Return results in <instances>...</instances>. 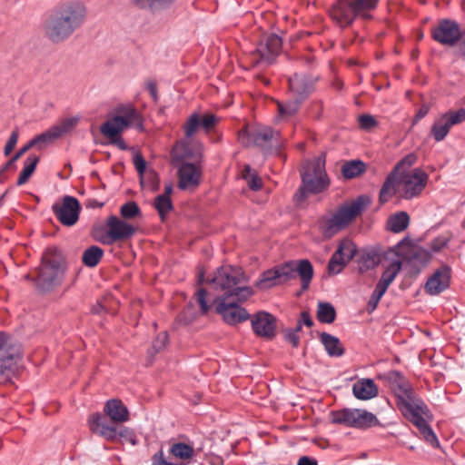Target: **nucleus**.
I'll return each instance as SVG.
<instances>
[{"label": "nucleus", "mask_w": 465, "mask_h": 465, "mask_svg": "<svg viewBox=\"0 0 465 465\" xmlns=\"http://www.w3.org/2000/svg\"><path fill=\"white\" fill-rule=\"evenodd\" d=\"M396 397V404L401 413L411 421L433 448H440V441L427 420L432 414L424 401L414 391L410 381L399 371L391 370L379 375Z\"/></svg>", "instance_id": "f257e3e1"}, {"label": "nucleus", "mask_w": 465, "mask_h": 465, "mask_svg": "<svg viewBox=\"0 0 465 465\" xmlns=\"http://www.w3.org/2000/svg\"><path fill=\"white\" fill-rule=\"evenodd\" d=\"M87 16L85 5L79 0H67L45 13L43 29L54 44L64 42L82 27Z\"/></svg>", "instance_id": "f03ea898"}, {"label": "nucleus", "mask_w": 465, "mask_h": 465, "mask_svg": "<svg viewBox=\"0 0 465 465\" xmlns=\"http://www.w3.org/2000/svg\"><path fill=\"white\" fill-rule=\"evenodd\" d=\"M297 275L301 278L302 289L307 290L313 277V267L309 260L289 261L269 269L261 274L254 286L260 290H268L295 279Z\"/></svg>", "instance_id": "7ed1b4c3"}, {"label": "nucleus", "mask_w": 465, "mask_h": 465, "mask_svg": "<svg viewBox=\"0 0 465 465\" xmlns=\"http://www.w3.org/2000/svg\"><path fill=\"white\" fill-rule=\"evenodd\" d=\"M247 278L241 268L231 265H223L216 270L213 276L207 280L216 291L223 292L220 299L229 300L235 298L238 302H245L253 294L249 286H241L246 282Z\"/></svg>", "instance_id": "20e7f679"}, {"label": "nucleus", "mask_w": 465, "mask_h": 465, "mask_svg": "<svg viewBox=\"0 0 465 465\" xmlns=\"http://www.w3.org/2000/svg\"><path fill=\"white\" fill-rule=\"evenodd\" d=\"M369 203L370 199L368 196L359 195L351 203L340 206L333 215L322 217L319 221L321 232L325 238H331L359 216Z\"/></svg>", "instance_id": "39448f33"}, {"label": "nucleus", "mask_w": 465, "mask_h": 465, "mask_svg": "<svg viewBox=\"0 0 465 465\" xmlns=\"http://www.w3.org/2000/svg\"><path fill=\"white\" fill-rule=\"evenodd\" d=\"M380 0H336L329 10L332 21L341 28L352 25L356 18L369 20Z\"/></svg>", "instance_id": "423d86ee"}, {"label": "nucleus", "mask_w": 465, "mask_h": 465, "mask_svg": "<svg viewBox=\"0 0 465 465\" xmlns=\"http://www.w3.org/2000/svg\"><path fill=\"white\" fill-rule=\"evenodd\" d=\"M64 275V259L59 250L47 249L41 260L38 274L34 282L38 291L48 292L60 285Z\"/></svg>", "instance_id": "0eeeda50"}, {"label": "nucleus", "mask_w": 465, "mask_h": 465, "mask_svg": "<svg viewBox=\"0 0 465 465\" xmlns=\"http://www.w3.org/2000/svg\"><path fill=\"white\" fill-rule=\"evenodd\" d=\"M88 426L93 433L103 437L106 440H121L130 442L134 446L138 443L136 435L132 429L124 426L120 428L110 426L107 423L106 417L100 412H94L89 416Z\"/></svg>", "instance_id": "6e6552de"}, {"label": "nucleus", "mask_w": 465, "mask_h": 465, "mask_svg": "<svg viewBox=\"0 0 465 465\" xmlns=\"http://www.w3.org/2000/svg\"><path fill=\"white\" fill-rule=\"evenodd\" d=\"M117 115L104 122L101 127V133L106 137L117 136L123 130L129 126L143 129V121L137 110L130 106H120L116 109Z\"/></svg>", "instance_id": "1a4fd4ad"}, {"label": "nucleus", "mask_w": 465, "mask_h": 465, "mask_svg": "<svg viewBox=\"0 0 465 465\" xmlns=\"http://www.w3.org/2000/svg\"><path fill=\"white\" fill-rule=\"evenodd\" d=\"M331 422L351 428L366 430L380 424L377 417L361 409H343L331 412Z\"/></svg>", "instance_id": "9d476101"}, {"label": "nucleus", "mask_w": 465, "mask_h": 465, "mask_svg": "<svg viewBox=\"0 0 465 465\" xmlns=\"http://www.w3.org/2000/svg\"><path fill=\"white\" fill-rule=\"evenodd\" d=\"M282 46V38L274 34L262 35L256 48L250 53L253 65H271L280 54Z\"/></svg>", "instance_id": "9b49d317"}, {"label": "nucleus", "mask_w": 465, "mask_h": 465, "mask_svg": "<svg viewBox=\"0 0 465 465\" xmlns=\"http://www.w3.org/2000/svg\"><path fill=\"white\" fill-rule=\"evenodd\" d=\"M302 183L307 192L312 194L325 191L330 185V180L325 171V160L318 158L309 164L301 173Z\"/></svg>", "instance_id": "f8f14e48"}, {"label": "nucleus", "mask_w": 465, "mask_h": 465, "mask_svg": "<svg viewBox=\"0 0 465 465\" xmlns=\"http://www.w3.org/2000/svg\"><path fill=\"white\" fill-rule=\"evenodd\" d=\"M428 179V174L420 168H415L411 173L399 177V196L404 200L418 197L425 189Z\"/></svg>", "instance_id": "ddd939ff"}, {"label": "nucleus", "mask_w": 465, "mask_h": 465, "mask_svg": "<svg viewBox=\"0 0 465 465\" xmlns=\"http://www.w3.org/2000/svg\"><path fill=\"white\" fill-rule=\"evenodd\" d=\"M52 211L63 225L70 227L77 223L81 205L75 197L66 195L63 198L62 203H55L52 205Z\"/></svg>", "instance_id": "4468645a"}, {"label": "nucleus", "mask_w": 465, "mask_h": 465, "mask_svg": "<svg viewBox=\"0 0 465 465\" xmlns=\"http://www.w3.org/2000/svg\"><path fill=\"white\" fill-rule=\"evenodd\" d=\"M459 24L455 20L441 19L431 30V37L442 45L454 46L461 38Z\"/></svg>", "instance_id": "2eb2a0df"}, {"label": "nucleus", "mask_w": 465, "mask_h": 465, "mask_svg": "<svg viewBox=\"0 0 465 465\" xmlns=\"http://www.w3.org/2000/svg\"><path fill=\"white\" fill-rule=\"evenodd\" d=\"M214 302H217L216 312L229 325H236L251 317L248 312L238 304L239 302L235 298L215 299Z\"/></svg>", "instance_id": "dca6fc26"}, {"label": "nucleus", "mask_w": 465, "mask_h": 465, "mask_svg": "<svg viewBox=\"0 0 465 465\" xmlns=\"http://www.w3.org/2000/svg\"><path fill=\"white\" fill-rule=\"evenodd\" d=\"M22 358L19 345H11L3 355L0 356V383L13 382V378L17 372V362Z\"/></svg>", "instance_id": "f3484780"}, {"label": "nucleus", "mask_w": 465, "mask_h": 465, "mask_svg": "<svg viewBox=\"0 0 465 465\" xmlns=\"http://www.w3.org/2000/svg\"><path fill=\"white\" fill-rule=\"evenodd\" d=\"M253 333L265 340H272L276 336L277 319L272 314L261 311L250 317Z\"/></svg>", "instance_id": "a211bd4d"}, {"label": "nucleus", "mask_w": 465, "mask_h": 465, "mask_svg": "<svg viewBox=\"0 0 465 465\" xmlns=\"http://www.w3.org/2000/svg\"><path fill=\"white\" fill-rule=\"evenodd\" d=\"M108 231L105 237L100 238L103 243H112L117 241L126 240L132 237L136 229L134 225L121 220L115 215L107 219Z\"/></svg>", "instance_id": "6ab92c4d"}, {"label": "nucleus", "mask_w": 465, "mask_h": 465, "mask_svg": "<svg viewBox=\"0 0 465 465\" xmlns=\"http://www.w3.org/2000/svg\"><path fill=\"white\" fill-rule=\"evenodd\" d=\"M273 130L268 126L259 127L250 131L247 127L238 133V139L244 146H258L264 148L272 139Z\"/></svg>", "instance_id": "aec40b11"}, {"label": "nucleus", "mask_w": 465, "mask_h": 465, "mask_svg": "<svg viewBox=\"0 0 465 465\" xmlns=\"http://www.w3.org/2000/svg\"><path fill=\"white\" fill-rule=\"evenodd\" d=\"M292 96L304 102L314 91L315 79L305 74H297L288 78Z\"/></svg>", "instance_id": "412c9836"}, {"label": "nucleus", "mask_w": 465, "mask_h": 465, "mask_svg": "<svg viewBox=\"0 0 465 465\" xmlns=\"http://www.w3.org/2000/svg\"><path fill=\"white\" fill-rule=\"evenodd\" d=\"M451 270L448 265L437 269L425 284L426 292L430 295H439L450 287Z\"/></svg>", "instance_id": "4be33fe9"}, {"label": "nucleus", "mask_w": 465, "mask_h": 465, "mask_svg": "<svg viewBox=\"0 0 465 465\" xmlns=\"http://www.w3.org/2000/svg\"><path fill=\"white\" fill-rule=\"evenodd\" d=\"M178 167V186L181 190L197 187L200 184L202 169L192 163H183Z\"/></svg>", "instance_id": "5701e85b"}, {"label": "nucleus", "mask_w": 465, "mask_h": 465, "mask_svg": "<svg viewBox=\"0 0 465 465\" xmlns=\"http://www.w3.org/2000/svg\"><path fill=\"white\" fill-rule=\"evenodd\" d=\"M104 412L113 422L123 423L129 420V411L121 400H108L104 407Z\"/></svg>", "instance_id": "b1692460"}, {"label": "nucleus", "mask_w": 465, "mask_h": 465, "mask_svg": "<svg viewBox=\"0 0 465 465\" xmlns=\"http://www.w3.org/2000/svg\"><path fill=\"white\" fill-rule=\"evenodd\" d=\"M78 122V118L71 117L66 118L58 125H54L45 131V133L39 134L41 141L43 142V144L45 145L47 143H50L54 142V140L61 137L64 134L69 132L71 129H73Z\"/></svg>", "instance_id": "393cba45"}, {"label": "nucleus", "mask_w": 465, "mask_h": 465, "mask_svg": "<svg viewBox=\"0 0 465 465\" xmlns=\"http://www.w3.org/2000/svg\"><path fill=\"white\" fill-rule=\"evenodd\" d=\"M378 393L377 385L370 378L360 379L352 385V394L358 400L368 401L375 398Z\"/></svg>", "instance_id": "a878e982"}, {"label": "nucleus", "mask_w": 465, "mask_h": 465, "mask_svg": "<svg viewBox=\"0 0 465 465\" xmlns=\"http://www.w3.org/2000/svg\"><path fill=\"white\" fill-rule=\"evenodd\" d=\"M381 261L380 252L373 249L361 250L356 258L358 269L361 273L374 269L380 264Z\"/></svg>", "instance_id": "bb28decb"}, {"label": "nucleus", "mask_w": 465, "mask_h": 465, "mask_svg": "<svg viewBox=\"0 0 465 465\" xmlns=\"http://www.w3.org/2000/svg\"><path fill=\"white\" fill-rule=\"evenodd\" d=\"M410 224V215L407 212L401 211L389 216L386 222V230L394 233L405 231Z\"/></svg>", "instance_id": "cd10ccee"}, {"label": "nucleus", "mask_w": 465, "mask_h": 465, "mask_svg": "<svg viewBox=\"0 0 465 465\" xmlns=\"http://www.w3.org/2000/svg\"><path fill=\"white\" fill-rule=\"evenodd\" d=\"M320 341L324 346L328 355L331 357H341L344 354V348L336 336L327 332L320 334Z\"/></svg>", "instance_id": "c85d7f7f"}, {"label": "nucleus", "mask_w": 465, "mask_h": 465, "mask_svg": "<svg viewBox=\"0 0 465 465\" xmlns=\"http://www.w3.org/2000/svg\"><path fill=\"white\" fill-rule=\"evenodd\" d=\"M396 185H400L399 178L394 175V173H390L379 193V202L383 204L388 203L397 193H399V189L397 190Z\"/></svg>", "instance_id": "c756f323"}, {"label": "nucleus", "mask_w": 465, "mask_h": 465, "mask_svg": "<svg viewBox=\"0 0 465 465\" xmlns=\"http://www.w3.org/2000/svg\"><path fill=\"white\" fill-rule=\"evenodd\" d=\"M168 452L172 458L181 460L180 462L188 463L195 455L193 447L184 442L173 443Z\"/></svg>", "instance_id": "7c9ffc66"}, {"label": "nucleus", "mask_w": 465, "mask_h": 465, "mask_svg": "<svg viewBox=\"0 0 465 465\" xmlns=\"http://www.w3.org/2000/svg\"><path fill=\"white\" fill-rule=\"evenodd\" d=\"M171 155L173 163L176 166L187 163L186 160L193 156V151L187 143L182 141L173 148Z\"/></svg>", "instance_id": "2f4dec72"}, {"label": "nucleus", "mask_w": 465, "mask_h": 465, "mask_svg": "<svg viewBox=\"0 0 465 465\" xmlns=\"http://www.w3.org/2000/svg\"><path fill=\"white\" fill-rule=\"evenodd\" d=\"M366 171V164L361 160L345 162L341 166V173L345 179H352L360 176Z\"/></svg>", "instance_id": "473e14b6"}, {"label": "nucleus", "mask_w": 465, "mask_h": 465, "mask_svg": "<svg viewBox=\"0 0 465 465\" xmlns=\"http://www.w3.org/2000/svg\"><path fill=\"white\" fill-rule=\"evenodd\" d=\"M103 255L104 250L101 247L92 245L84 251L82 262L85 266L93 268L99 263Z\"/></svg>", "instance_id": "72a5a7b5"}, {"label": "nucleus", "mask_w": 465, "mask_h": 465, "mask_svg": "<svg viewBox=\"0 0 465 465\" xmlns=\"http://www.w3.org/2000/svg\"><path fill=\"white\" fill-rule=\"evenodd\" d=\"M317 319L322 323H332L336 319V310L328 302H320L317 307Z\"/></svg>", "instance_id": "f704fd0d"}, {"label": "nucleus", "mask_w": 465, "mask_h": 465, "mask_svg": "<svg viewBox=\"0 0 465 465\" xmlns=\"http://www.w3.org/2000/svg\"><path fill=\"white\" fill-rule=\"evenodd\" d=\"M142 8H148L153 14L169 9L176 0H135Z\"/></svg>", "instance_id": "c9c22d12"}, {"label": "nucleus", "mask_w": 465, "mask_h": 465, "mask_svg": "<svg viewBox=\"0 0 465 465\" xmlns=\"http://www.w3.org/2000/svg\"><path fill=\"white\" fill-rule=\"evenodd\" d=\"M39 162V157L35 154H30L24 163V168L19 174L16 184L18 186L25 184L31 175L34 173L36 165Z\"/></svg>", "instance_id": "e433bc0d"}, {"label": "nucleus", "mask_w": 465, "mask_h": 465, "mask_svg": "<svg viewBox=\"0 0 465 465\" xmlns=\"http://www.w3.org/2000/svg\"><path fill=\"white\" fill-rule=\"evenodd\" d=\"M303 102L296 97L292 96V99L285 103L278 102L277 107L281 117H290L294 115Z\"/></svg>", "instance_id": "4c0bfd02"}, {"label": "nucleus", "mask_w": 465, "mask_h": 465, "mask_svg": "<svg viewBox=\"0 0 465 465\" xmlns=\"http://www.w3.org/2000/svg\"><path fill=\"white\" fill-rule=\"evenodd\" d=\"M347 262L336 250L331 256L328 265L327 272L329 275H337L342 272V270L348 265Z\"/></svg>", "instance_id": "58836bf2"}, {"label": "nucleus", "mask_w": 465, "mask_h": 465, "mask_svg": "<svg viewBox=\"0 0 465 465\" xmlns=\"http://www.w3.org/2000/svg\"><path fill=\"white\" fill-rule=\"evenodd\" d=\"M440 116L450 131L452 126L465 122V109L460 108L456 111L450 110Z\"/></svg>", "instance_id": "ea45409f"}, {"label": "nucleus", "mask_w": 465, "mask_h": 465, "mask_svg": "<svg viewBox=\"0 0 465 465\" xmlns=\"http://www.w3.org/2000/svg\"><path fill=\"white\" fill-rule=\"evenodd\" d=\"M417 161V156L415 153H411L405 155L402 159H401L391 171V173H394L398 178L407 174V170L413 165Z\"/></svg>", "instance_id": "a19ab883"}, {"label": "nucleus", "mask_w": 465, "mask_h": 465, "mask_svg": "<svg viewBox=\"0 0 465 465\" xmlns=\"http://www.w3.org/2000/svg\"><path fill=\"white\" fill-rule=\"evenodd\" d=\"M337 251L349 262L357 256L359 252H357L355 243L348 238H343L340 241Z\"/></svg>", "instance_id": "79ce46f5"}, {"label": "nucleus", "mask_w": 465, "mask_h": 465, "mask_svg": "<svg viewBox=\"0 0 465 465\" xmlns=\"http://www.w3.org/2000/svg\"><path fill=\"white\" fill-rule=\"evenodd\" d=\"M153 207L160 218L163 220L166 214L173 209V204L171 198L159 194L154 199Z\"/></svg>", "instance_id": "37998d69"}, {"label": "nucleus", "mask_w": 465, "mask_h": 465, "mask_svg": "<svg viewBox=\"0 0 465 465\" xmlns=\"http://www.w3.org/2000/svg\"><path fill=\"white\" fill-rule=\"evenodd\" d=\"M449 129L446 124L439 116L433 123L430 128V134L436 142L443 141L449 134Z\"/></svg>", "instance_id": "c03bdc74"}, {"label": "nucleus", "mask_w": 465, "mask_h": 465, "mask_svg": "<svg viewBox=\"0 0 465 465\" xmlns=\"http://www.w3.org/2000/svg\"><path fill=\"white\" fill-rule=\"evenodd\" d=\"M120 214L122 218L130 220L135 217H140L142 215V212L135 202L129 201L121 206Z\"/></svg>", "instance_id": "a18cd8bd"}, {"label": "nucleus", "mask_w": 465, "mask_h": 465, "mask_svg": "<svg viewBox=\"0 0 465 465\" xmlns=\"http://www.w3.org/2000/svg\"><path fill=\"white\" fill-rule=\"evenodd\" d=\"M401 262L400 260L393 261L383 272L381 281L388 284L389 286L394 281L397 274L401 269Z\"/></svg>", "instance_id": "49530a36"}, {"label": "nucleus", "mask_w": 465, "mask_h": 465, "mask_svg": "<svg viewBox=\"0 0 465 465\" xmlns=\"http://www.w3.org/2000/svg\"><path fill=\"white\" fill-rule=\"evenodd\" d=\"M199 127H201V115L200 114L194 112L189 116L183 125L185 136L187 138H191L193 135H194Z\"/></svg>", "instance_id": "de8ad7c7"}, {"label": "nucleus", "mask_w": 465, "mask_h": 465, "mask_svg": "<svg viewBox=\"0 0 465 465\" xmlns=\"http://www.w3.org/2000/svg\"><path fill=\"white\" fill-rule=\"evenodd\" d=\"M159 176L154 172L148 173L145 178L141 177V184L148 187L153 192L159 190Z\"/></svg>", "instance_id": "09e8293b"}, {"label": "nucleus", "mask_w": 465, "mask_h": 465, "mask_svg": "<svg viewBox=\"0 0 465 465\" xmlns=\"http://www.w3.org/2000/svg\"><path fill=\"white\" fill-rule=\"evenodd\" d=\"M151 465H188V462H172L167 460L163 450L161 449L152 456Z\"/></svg>", "instance_id": "8fccbe9b"}, {"label": "nucleus", "mask_w": 465, "mask_h": 465, "mask_svg": "<svg viewBox=\"0 0 465 465\" xmlns=\"http://www.w3.org/2000/svg\"><path fill=\"white\" fill-rule=\"evenodd\" d=\"M430 258L431 252L427 249L420 248L415 252L411 261L412 262H419L422 266H424L430 261Z\"/></svg>", "instance_id": "3c124183"}, {"label": "nucleus", "mask_w": 465, "mask_h": 465, "mask_svg": "<svg viewBox=\"0 0 465 465\" xmlns=\"http://www.w3.org/2000/svg\"><path fill=\"white\" fill-rule=\"evenodd\" d=\"M169 342V336L166 331L160 332L153 341L152 349L154 353H157L163 350Z\"/></svg>", "instance_id": "603ef678"}, {"label": "nucleus", "mask_w": 465, "mask_h": 465, "mask_svg": "<svg viewBox=\"0 0 465 465\" xmlns=\"http://www.w3.org/2000/svg\"><path fill=\"white\" fill-rule=\"evenodd\" d=\"M218 123L219 118L214 114H204L201 116V127L205 133H209Z\"/></svg>", "instance_id": "864d4df0"}, {"label": "nucleus", "mask_w": 465, "mask_h": 465, "mask_svg": "<svg viewBox=\"0 0 465 465\" xmlns=\"http://www.w3.org/2000/svg\"><path fill=\"white\" fill-rule=\"evenodd\" d=\"M450 239L448 237L440 235L435 237L430 242V250L432 252H439L449 243Z\"/></svg>", "instance_id": "5fc2aeb1"}, {"label": "nucleus", "mask_w": 465, "mask_h": 465, "mask_svg": "<svg viewBox=\"0 0 465 465\" xmlns=\"http://www.w3.org/2000/svg\"><path fill=\"white\" fill-rule=\"evenodd\" d=\"M207 292L204 289H199L195 293V300L197 303L200 305L201 311L203 314H205L209 312L210 306L206 301Z\"/></svg>", "instance_id": "6e6d98bb"}, {"label": "nucleus", "mask_w": 465, "mask_h": 465, "mask_svg": "<svg viewBox=\"0 0 465 465\" xmlns=\"http://www.w3.org/2000/svg\"><path fill=\"white\" fill-rule=\"evenodd\" d=\"M359 124L361 129L370 130L375 127L378 123L371 114H362L359 117Z\"/></svg>", "instance_id": "4d7b16f0"}, {"label": "nucleus", "mask_w": 465, "mask_h": 465, "mask_svg": "<svg viewBox=\"0 0 465 465\" xmlns=\"http://www.w3.org/2000/svg\"><path fill=\"white\" fill-rule=\"evenodd\" d=\"M18 137H19V132L17 129H15L11 133V134L6 142V144L5 146L4 153L5 156L9 155L11 153V152L13 151V149L15 147L17 141H18Z\"/></svg>", "instance_id": "13d9d810"}, {"label": "nucleus", "mask_w": 465, "mask_h": 465, "mask_svg": "<svg viewBox=\"0 0 465 465\" xmlns=\"http://www.w3.org/2000/svg\"><path fill=\"white\" fill-rule=\"evenodd\" d=\"M284 340L292 344L293 348H298L300 345L299 334L294 332L292 329L288 328L283 331Z\"/></svg>", "instance_id": "bf43d9fd"}, {"label": "nucleus", "mask_w": 465, "mask_h": 465, "mask_svg": "<svg viewBox=\"0 0 465 465\" xmlns=\"http://www.w3.org/2000/svg\"><path fill=\"white\" fill-rule=\"evenodd\" d=\"M134 165L138 174L142 177L146 169V162L142 154L137 153L134 155Z\"/></svg>", "instance_id": "052dcab7"}, {"label": "nucleus", "mask_w": 465, "mask_h": 465, "mask_svg": "<svg viewBox=\"0 0 465 465\" xmlns=\"http://www.w3.org/2000/svg\"><path fill=\"white\" fill-rule=\"evenodd\" d=\"M383 295H384V293L382 292H381L375 288L370 297V301L368 302V307L371 308V310L376 309L377 304L379 303L380 300L381 299V297Z\"/></svg>", "instance_id": "680f3d73"}, {"label": "nucleus", "mask_w": 465, "mask_h": 465, "mask_svg": "<svg viewBox=\"0 0 465 465\" xmlns=\"http://www.w3.org/2000/svg\"><path fill=\"white\" fill-rule=\"evenodd\" d=\"M248 185L251 190L252 191H259L262 189V180L261 178L256 174H252L248 181Z\"/></svg>", "instance_id": "e2e57ef3"}, {"label": "nucleus", "mask_w": 465, "mask_h": 465, "mask_svg": "<svg viewBox=\"0 0 465 465\" xmlns=\"http://www.w3.org/2000/svg\"><path fill=\"white\" fill-rule=\"evenodd\" d=\"M298 322L307 327H312L313 325V320L311 317L310 312L307 311H303L301 312Z\"/></svg>", "instance_id": "0e129e2a"}, {"label": "nucleus", "mask_w": 465, "mask_h": 465, "mask_svg": "<svg viewBox=\"0 0 465 465\" xmlns=\"http://www.w3.org/2000/svg\"><path fill=\"white\" fill-rule=\"evenodd\" d=\"M146 89L147 91L149 92L152 99L154 101V102H157L158 99H159V96H158V92H157V86H156V84L153 81H150L146 84Z\"/></svg>", "instance_id": "69168bd1"}, {"label": "nucleus", "mask_w": 465, "mask_h": 465, "mask_svg": "<svg viewBox=\"0 0 465 465\" xmlns=\"http://www.w3.org/2000/svg\"><path fill=\"white\" fill-rule=\"evenodd\" d=\"M309 192H307V189L304 185H301L296 193L294 194V199L297 203H301L304 201L307 198Z\"/></svg>", "instance_id": "338daca9"}, {"label": "nucleus", "mask_w": 465, "mask_h": 465, "mask_svg": "<svg viewBox=\"0 0 465 465\" xmlns=\"http://www.w3.org/2000/svg\"><path fill=\"white\" fill-rule=\"evenodd\" d=\"M309 192H307V189L304 185H301L296 193L294 194V199L297 203H301L304 201L307 198Z\"/></svg>", "instance_id": "774afa93"}]
</instances>
